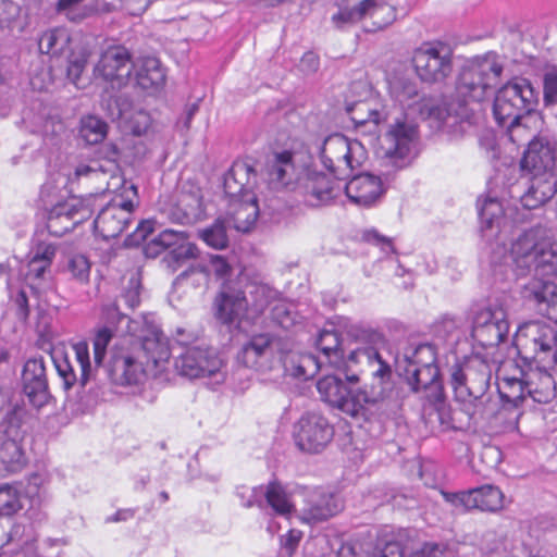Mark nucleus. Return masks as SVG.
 Here are the masks:
<instances>
[{
	"label": "nucleus",
	"instance_id": "obj_1",
	"mask_svg": "<svg viewBox=\"0 0 557 557\" xmlns=\"http://www.w3.org/2000/svg\"><path fill=\"white\" fill-rule=\"evenodd\" d=\"M257 174L246 161H235L224 175V193L230 198L228 214L233 226L239 232H248L259 215V206L252 188Z\"/></svg>",
	"mask_w": 557,
	"mask_h": 557
},
{
	"label": "nucleus",
	"instance_id": "obj_2",
	"mask_svg": "<svg viewBox=\"0 0 557 557\" xmlns=\"http://www.w3.org/2000/svg\"><path fill=\"white\" fill-rule=\"evenodd\" d=\"M349 335L358 346L347 357L345 379L349 383H358L361 375L368 379H393L391 364L383 359L380 349L384 346V336L372 329L352 326Z\"/></svg>",
	"mask_w": 557,
	"mask_h": 557
},
{
	"label": "nucleus",
	"instance_id": "obj_3",
	"mask_svg": "<svg viewBox=\"0 0 557 557\" xmlns=\"http://www.w3.org/2000/svg\"><path fill=\"white\" fill-rule=\"evenodd\" d=\"M513 263L521 271L543 276H557V240L548 236L542 225L523 231L511 244Z\"/></svg>",
	"mask_w": 557,
	"mask_h": 557
},
{
	"label": "nucleus",
	"instance_id": "obj_4",
	"mask_svg": "<svg viewBox=\"0 0 557 557\" xmlns=\"http://www.w3.org/2000/svg\"><path fill=\"white\" fill-rule=\"evenodd\" d=\"M23 409L11 401V393L0 386V469L8 473L21 471L25 455L21 446L23 438Z\"/></svg>",
	"mask_w": 557,
	"mask_h": 557
},
{
	"label": "nucleus",
	"instance_id": "obj_5",
	"mask_svg": "<svg viewBox=\"0 0 557 557\" xmlns=\"http://www.w3.org/2000/svg\"><path fill=\"white\" fill-rule=\"evenodd\" d=\"M537 92L525 78H516L503 86L495 96L493 114L498 123L519 122L534 111Z\"/></svg>",
	"mask_w": 557,
	"mask_h": 557
},
{
	"label": "nucleus",
	"instance_id": "obj_6",
	"mask_svg": "<svg viewBox=\"0 0 557 557\" xmlns=\"http://www.w3.org/2000/svg\"><path fill=\"white\" fill-rule=\"evenodd\" d=\"M320 159L334 177L344 180L362 165L366 151L359 141H351L342 134H333L324 139L320 149Z\"/></svg>",
	"mask_w": 557,
	"mask_h": 557
},
{
	"label": "nucleus",
	"instance_id": "obj_7",
	"mask_svg": "<svg viewBox=\"0 0 557 557\" xmlns=\"http://www.w3.org/2000/svg\"><path fill=\"white\" fill-rule=\"evenodd\" d=\"M503 70L496 54L475 59L461 70L457 92L465 99L479 102L484 99L486 90L498 83Z\"/></svg>",
	"mask_w": 557,
	"mask_h": 557
},
{
	"label": "nucleus",
	"instance_id": "obj_8",
	"mask_svg": "<svg viewBox=\"0 0 557 557\" xmlns=\"http://www.w3.org/2000/svg\"><path fill=\"white\" fill-rule=\"evenodd\" d=\"M290 341L270 333L252 335L237 354V360L247 368L269 371L281 363L284 354L289 350Z\"/></svg>",
	"mask_w": 557,
	"mask_h": 557
},
{
	"label": "nucleus",
	"instance_id": "obj_9",
	"mask_svg": "<svg viewBox=\"0 0 557 557\" xmlns=\"http://www.w3.org/2000/svg\"><path fill=\"white\" fill-rule=\"evenodd\" d=\"M412 64L422 82L441 83L453 71V50L442 41L423 42L414 49Z\"/></svg>",
	"mask_w": 557,
	"mask_h": 557
},
{
	"label": "nucleus",
	"instance_id": "obj_10",
	"mask_svg": "<svg viewBox=\"0 0 557 557\" xmlns=\"http://www.w3.org/2000/svg\"><path fill=\"white\" fill-rule=\"evenodd\" d=\"M168 250L162 261L169 270L175 272L185 262L196 259L198 247L189 240V235L183 231L166 228L160 232L145 247L148 257L154 258Z\"/></svg>",
	"mask_w": 557,
	"mask_h": 557
},
{
	"label": "nucleus",
	"instance_id": "obj_11",
	"mask_svg": "<svg viewBox=\"0 0 557 557\" xmlns=\"http://www.w3.org/2000/svg\"><path fill=\"white\" fill-rule=\"evenodd\" d=\"M125 332L134 338L132 344L140 347L147 358V362H152L154 367H160L169 361L171 350L168 338L158 325L148 320L147 317L128 320Z\"/></svg>",
	"mask_w": 557,
	"mask_h": 557
},
{
	"label": "nucleus",
	"instance_id": "obj_12",
	"mask_svg": "<svg viewBox=\"0 0 557 557\" xmlns=\"http://www.w3.org/2000/svg\"><path fill=\"white\" fill-rule=\"evenodd\" d=\"M518 343L533 351V357L547 367L557 364V331L542 321L523 323L517 332Z\"/></svg>",
	"mask_w": 557,
	"mask_h": 557
},
{
	"label": "nucleus",
	"instance_id": "obj_13",
	"mask_svg": "<svg viewBox=\"0 0 557 557\" xmlns=\"http://www.w3.org/2000/svg\"><path fill=\"white\" fill-rule=\"evenodd\" d=\"M223 360L215 350L208 347H187L175 359V369L182 376L198 379L214 376L216 382L224 380Z\"/></svg>",
	"mask_w": 557,
	"mask_h": 557
},
{
	"label": "nucleus",
	"instance_id": "obj_14",
	"mask_svg": "<svg viewBox=\"0 0 557 557\" xmlns=\"http://www.w3.org/2000/svg\"><path fill=\"white\" fill-rule=\"evenodd\" d=\"M350 92H358L362 99L347 100L346 111L349 113L356 127H368L367 132L376 134L379 124L386 121L387 113L383 104L372 95L371 89L364 82H354Z\"/></svg>",
	"mask_w": 557,
	"mask_h": 557
},
{
	"label": "nucleus",
	"instance_id": "obj_15",
	"mask_svg": "<svg viewBox=\"0 0 557 557\" xmlns=\"http://www.w3.org/2000/svg\"><path fill=\"white\" fill-rule=\"evenodd\" d=\"M364 17L373 20V28L370 30H379L396 20V12L392 5L377 0H362L352 8H341L332 16V23L336 28L342 29L360 22Z\"/></svg>",
	"mask_w": 557,
	"mask_h": 557
},
{
	"label": "nucleus",
	"instance_id": "obj_16",
	"mask_svg": "<svg viewBox=\"0 0 557 557\" xmlns=\"http://www.w3.org/2000/svg\"><path fill=\"white\" fill-rule=\"evenodd\" d=\"M509 332L507 313L502 307H486L478 310L472 319L473 339L482 347H496Z\"/></svg>",
	"mask_w": 557,
	"mask_h": 557
},
{
	"label": "nucleus",
	"instance_id": "obj_17",
	"mask_svg": "<svg viewBox=\"0 0 557 557\" xmlns=\"http://www.w3.org/2000/svg\"><path fill=\"white\" fill-rule=\"evenodd\" d=\"M334 426L320 412L310 411L297 423L296 443L304 451L319 453L333 438Z\"/></svg>",
	"mask_w": 557,
	"mask_h": 557
},
{
	"label": "nucleus",
	"instance_id": "obj_18",
	"mask_svg": "<svg viewBox=\"0 0 557 557\" xmlns=\"http://www.w3.org/2000/svg\"><path fill=\"white\" fill-rule=\"evenodd\" d=\"M490 379L491 371L485 364H481L479 370L470 367L462 369L459 364L450 369V384L459 401L482 399L490 388Z\"/></svg>",
	"mask_w": 557,
	"mask_h": 557
},
{
	"label": "nucleus",
	"instance_id": "obj_19",
	"mask_svg": "<svg viewBox=\"0 0 557 557\" xmlns=\"http://www.w3.org/2000/svg\"><path fill=\"white\" fill-rule=\"evenodd\" d=\"M133 69L129 51L123 46H112L102 52L95 73L109 82L112 88H121L129 81Z\"/></svg>",
	"mask_w": 557,
	"mask_h": 557
},
{
	"label": "nucleus",
	"instance_id": "obj_20",
	"mask_svg": "<svg viewBox=\"0 0 557 557\" xmlns=\"http://www.w3.org/2000/svg\"><path fill=\"white\" fill-rule=\"evenodd\" d=\"M445 499L465 510L495 512L504 507V494L495 485L486 484L459 493H444Z\"/></svg>",
	"mask_w": 557,
	"mask_h": 557
},
{
	"label": "nucleus",
	"instance_id": "obj_21",
	"mask_svg": "<svg viewBox=\"0 0 557 557\" xmlns=\"http://www.w3.org/2000/svg\"><path fill=\"white\" fill-rule=\"evenodd\" d=\"M73 350L74 360H70L66 356L53 360L58 374L63 380L65 391L72 388L76 383L85 387L92 371L87 343L79 342L75 344Z\"/></svg>",
	"mask_w": 557,
	"mask_h": 557
},
{
	"label": "nucleus",
	"instance_id": "obj_22",
	"mask_svg": "<svg viewBox=\"0 0 557 557\" xmlns=\"http://www.w3.org/2000/svg\"><path fill=\"white\" fill-rule=\"evenodd\" d=\"M317 388L321 398L331 406L350 417H361V405L356 398V391L348 389L338 376L329 374L323 376L318 381Z\"/></svg>",
	"mask_w": 557,
	"mask_h": 557
},
{
	"label": "nucleus",
	"instance_id": "obj_23",
	"mask_svg": "<svg viewBox=\"0 0 557 557\" xmlns=\"http://www.w3.org/2000/svg\"><path fill=\"white\" fill-rule=\"evenodd\" d=\"M134 205L131 200L112 201L101 209L95 220V230L108 240L120 236L133 219Z\"/></svg>",
	"mask_w": 557,
	"mask_h": 557
},
{
	"label": "nucleus",
	"instance_id": "obj_24",
	"mask_svg": "<svg viewBox=\"0 0 557 557\" xmlns=\"http://www.w3.org/2000/svg\"><path fill=\"white\" fill-rule=\"evenodd\" d=\"M557 165V143L546 136L533 138L528 144L521 168L529 173L554 172Z\"/></svg>",
	"mask_w": 557,
	"mask_h": 557
},
{
	"label": "nucleus",
	"instance_id": "obj_25",
	"mask_svg": "<svg viewBox=\"0 0 557 557\" xmlns=\"http://www.w3.org/2000/svg\"><path fill=\"white\" fill-rule=\"evenodd\" d=\"M418 138L417 125L408 120L396 121L384 136L383 149L387 158L404 161L416 145Z\"/></svg>",
	"mask_w": 557,
	"mask_h": 557
},
{
	"label": "nucleus",
	"instance_id": "obj_26",
	"mask_svg": "<svg viewBox=\"0 0 557 557\" xmlns=\"http://www.w3.org/2000/svg\"><path fill=\"white\" fill-rule=\"evenodd\" d=\"M521 294L537 313L557 323V284L532 278L523 285Z\"/></svg>",
	"mask_w": 557,
	"mask_h": 557
},
{
	"label": "nucleus",
	"instance_id": "obj_27",
	"mask_svg": "<svg viewBox=\"0 0 557 557\" xmlns=\"http://www.w3.org/2000/svg\"><path fill=\"white\" fill-rule=\"evenodd\" d=\"M22 380L23 391L34 407L41 408L49 401L50 393L42 357H34L26 361Z\"/></svg>",
	"mask_w": 557,
	"mask_h": 557
},
{
	"label": "nucleus",
	"instance_id": "obj_28",
	"mask_svg": "<svg viewBox=\"0 0 557 557\" xmlns=\"http://www.w3.org/2000/svg\"><path fill=\"white\" fill-rule=\"evenodd\" d=\"M299 182L294 153L288 150L275 152L267 165V183L275 191L294 190Z\"/></svg>",
	"mask_w": 557,
	"mask_h": 557
},
{
	"label": "nucleus",
	"instance_id": "obj_29",
	"mask_svg": "<svg viewBox=\"0 0 557 557\" xmlns=\"http://www.w3.org/2000/svg\"><path fill=\"white\" fill-rule=\"evenodd\" d=\"M341 509L342 506L333 494L314 491L308 494L299 518L305 523L317 524L335 516Z\"/></svg>",
	"mask_w": 557,
	"mask_h": 557
},
{
	"label": "nucleus",
	"instance_id": "obj_30",
	"mask_svg": "<svg viewBox=\"0 0 557 557\" xmlns=\"http://www.w3.org/2000/svg\"><path fill=\"white\" fill-rule=\"evenodd\" d=\"M336 185L327 175L309 171L301 180L300 189L308 206L319 207L327 205L336 196Z\"/></svg>",
	"mask_w": 557,
	"mask_h": 557
},
{
	"label": "nucleus",
	"instance_id": "obj_31",
	"mask_svg": "<svg viewBox=\"0 0 557 557\" xmlns=\"http://www.w3.org/2000/svg\"><path fill=\"white\" fill-rule=\"evenodd\" d=\"M349 200L360 207H370L383 195V183L380 176L371 173L354 175L345 185Z\"/></svg>",
	"mask_w": 557,
	"mask_h": 557
},
{
	"label": "nucleus",
	"instance_id": "obj_32",
	"mask_svg": "<svg viewBox=\"0 0 557 557\" xmlns=\"http://www.w3.org/2000/svg\"><path fill=\"white\" fill-rule=\"evenodd\" d=\"M215 317L223 323H233L242 318L249 308L245 292L224 284L214 300Z\"/></svg>",
	"mask_w": 557,
	"mask_h": 557
},
{
	"label": "nucleus",
	"instance_id": "obj_33",
	"mask_svg": "<svg viewBox=\"0 0 557 557\" xmlns=\"http://www.w3.org/2000/svg\"><path fill=\"white\" fill-rule=\"evenodd\" d=\"M102 318L106 322L100 326L94 338V363L95 368L101 367L107 354V347L114 334V326L129 319L120 312L115 302L103 305L101 308Z\"/></svg>",
	"mask_w": 557,
	"mask_h": 557
},
{
	"label": "nucleus",
	"instance_id": "obj_34",
	"mask_svg": "<svg viewBox=\"0 0 557 557\" xmlns=\"http://www.w3.org/2000/svg\"><path fill=\"white\" fill-rule=\"evenodd\" d=\"M530 174L529 186L521 196L522 206L529 210L543 206L557 193V176L554 172Z\"/></svg>",
	"mask_w": 557,
	"mask_h": 557
},
{
	"label": "nucleus",
	"instance_id": "obj_35",
	"mask_svg": "<svg viewBox=\"0 0 557 557\" xmlns=\"http://www.w3.org/2000/svg\"><path fill=\"white\" fill-rule=\"evenodd\" d=\"M108 374L117 385L137 384L144 374L143 362L125 351H114L111 356Z\"/></svg>",
	"mask_w": 557,
	"mask_h": 557
},
{
	"label": "nucleus",
	"instance_id": "obj_36",
	"mask_svg": "<svg viewBox=\"0 0 557 557\" xmlns=\"http://www.w3.org/2000/svg\"><path fill=\"white\" fill-rule=\"evenodd\" d=\"M547 366L529 368L525 372L528 396L534 403L548 404L556 397V382Z\"/></svg>",
	"mask_w": 557,
	"mask_h": 557
},
{
	"label": "nucleus",
	"instance_id": "obj_37",
	"mask_svg": "<svg viewBox=\"0 0 557 557\" xmlns=\"http://www.w3.org/2000/svg\"><path fill=\"white\" fill-rule=\"evenodd\" d=\"M202 211V195L200 189H182L176 203L169 211V218L180 224H189L199 219Z\"/></svg>",
	"mask_w": 557,
	"mask_h": 557
},
{
	"label": "nucleus",
	"instance_id": "obj_38",
	"mask_svg": "<svg viewBox=\"0 0 557 557\" xmlns=\"http://www.w3.org/2000/svg\"><path fill=\"white\" fill-rule=\"evenodd\" d=\"M395 392L393 379H368L362 387L356 391V398L361 405V417L366 416L368 408L377 407L392 398Z\"/></svg>",
	"mask_w": 557,
	"mask_h": 557
},
{
	"label": "nucleus",
	"instance_id": "obj_39",
	"mask_svg": "<svg viewBox=\"0 0 557 557\" xmlns=\"http://www.w3.org/2000/svg\"><path fill=\"white\" fill-rule=\"evenodd\" d=\"M324 362L325 361L321 357H317L312 354L293 352L292 346L289 347V350L284 354V357L281 360L286 372L295 377L304 380L312 379L319 372Z\"/></svg>",
	"mask_w": 557,
	"mask_h": 557
},
{
	"label": "nucleus",
	"instance_id": "obj_40",
	"mask_svg": "<svg viewBox=\"0 0 557 557\" xmlns=\"http://www.w3.org/2000/svg\"><path fill=\"white\" fill-rule=\"evenodd\" d=\"M79 211L76 209L74 203H59L52 208L49 212L47 220L48 232L57 237H61L65 233L72 231L76 224L81 223L84 219L82 214L77 215Z\"/></svg>",
	"mask_w": 557,
	"mask_h": 557
},
{
	"label": "nucleus",
	"instance_id": "obj_41",
	"mask_svg": "<svg viewBox=\"0 0 557 557\" xmlns=\"http://www.w3.org/2000/svg\"><path fill=\"white\" fill-rule=\"evenodd\" d=\"M210 271L214 273L216 280H220L224 284H227L228 278L233 274L232 265L221 256H211L210 258ZM209 270L198 265L191 267L187 271L182 272L175 280V284H182L185 280L194 277V281L200 283H207Z\"/></svg>",
	"mask_w": 557,
	"mask_h": 557
},
{
	"label": "nucleus",
	"instance_id": "obj_42",
	"mask_svg": "<svg viewBox=\"0 0 557 557\" xmlns=\"http://www.w3.org/2000/svg\"><path fill=\"white\" fill-rule=\"evenodd\" d=\"M318 349L322 354V359L335 369L347 368V359L344 358L343 349L341 346V338L334 330H323L319 333L315 341Z\"/></svg>",
	"mask_w": 557,
	"mask_h": 557
},
{
	"label": "nucleus",
	"instance_id": "obj_43",
	"mask_svg": "<svg viewBox=\"0 0 557 557\" xmlns=\"http://www.w3.org/2000/svg\"><path fill=\"white\" fill-rule=\"evenodd\" d=\"M72 36L66 28L55 27L42 33L38 40V48L41 53L61 57L72 50Z\"/></svg>",
	"mask_w": 557,
	"mask_h": 557
},
{
	"label": "nucleus",
	"instance_id": "obj_44",
	"mask_svg": "<svg viewBox=\"0 0 557 557\" xmlns=\"http://www.w3.org/2000/svg\"><path fill=\"white\" fill-rule=\"evenodd\" d=\"M404 376L413 392L428 389L437 392L440 389L438 367L414 368V366H405Z\"/></svg>",
	"mask_w": 557,
	"mask_h": 557
},
{
	"label": "nucleus",
	"instance_id": "obj_45",
	"mask_svg": "<svg viewBox=\"0 0 557 557\" xmlns=\"http://www.w3.org/2000/svg\"><path fill=\"white\" fill-rule=\"evenodd\" d=\"M525 383L523 370H519V376H503L498 383L500 398L513 407H519L529 397Z\"/></svg>",
	"mask_w": 557,
	"mask_h": 557
},
{
	"label": "nucleus",
	"instance_id": "obj_46",
	"mask_svg": "<svg viewBox=\"0 0 557 557\" xmlns=\"http://www.w3.org/2000/svg\"><path fill=\"white\" fill-rule=\"evenodd\" d=\"M481 220V231L487 240L495 238L504 221V211L499 201L487 199L479 211Z\"/></svg>",
	"mask_w": 557,
	"mask_h": 557
},
{
	"label": "nucleus",
	"instance_id": "obj_47",
	"mask_svg": "<svg viewBox=\"0 0 557 557\" xmlns=\"http://www.w3.org/2000/svg\"><path fill=\"white\" fill-rule=\"evenodd\" d=\"M136 82L143 89H157L165 82V73L157 58L141 60L136 71Z\"/></svg>",
	"mask_w": 557,
	"mask_h": 557
},
{
	"label": "nucleus",
	"instance_id": "obj_48",
	"mask_svg": "<svg viewBox=\"0 0 557 557\" xmlns=\"http://www.w3.org/2000/svg\"><path fill=\"white\" fill-rule=\"evenodd\" d=\"M411 113H417L422 119L433 117L438 121H443L445 125L453 127L457 123V116H451L449 113L446 114V110L438 106V103L428 97H422L414 101L412 104H408Z\"/></svg>",
	"mask_w": 557,
	"mask_h": 557
},
{
	"label": "nucleus",
	"instance_id": "obj_49",
	"mask_svg": "<svg viewBox=\"0 0 557 557\" xmlns=\"http://www.w3.org/2000/svg\"><path fill=\"white\" fill-rule=\"evenodd\" d=\"M108 134V124L96 115H86L79 122V136L88 145L102 141Z\"/></svg>",
	"mask_w": 557,
	"mask_h": 557
},
{
	"label": "nucleus",
	"instance_id": "obj_50",
	"mask_svg": "<svg viewBox=\"0 0 557 557\" xmlns=\"http://www.w3.org/2000/svg\"><path fill=\"white\" fill-rule=\"evenodd\" d=\"M198 236L213 249H225L228 245L226 221L216 219L211 225L199 230Z\"/></svg>",
	"mask_w": 557,
	"mask_h": 557
},
{
	"label": "nucleus",
	"instance_id": "obj_51",
	"mask_svg": "<svg viewBox=\"0 0 557 557\" xmlns=\"http://www.w3.org/2000/svg\"><path fill=\"white\" fill-rule=\"evenodd\" d=\"M406 366L414 368H431L436 366V349L432 344H419L405 354Z\"/></svg>",
	"mask_w": 557,
	"mask_h": 557
},
{
	"label": "nucleus",
	"instance_id": "obj_52",
	"mask_svg": "<svg viewBox=\"0 0 557 557\" xmlns=\"http://www.w3.org/2000/svg\"><path fill=\"white\" fill-rule=\"evenodd\" d=\"M249 307L256 313H262L276 297V292L263 283H251L247 286Z\"/></svg>",
	"mask_w": 557,
	"mask_h": 557
},
{
	"label": "nucleus",
	"instance_id": "obj_53",
	"mask_svg": "<svg viewBox=\"0 0 557 557\" xmlns=\"http://www.w3.org/2000/svg\"><path fill=\"white\" fill-rule=\"evenodd\" d=\"M21 493L16 485L0 484V517H12L22 509Z\"/></svg>",
	"mask_w": 557,
	"mask_h": 557
},
{
	"label": "nucleus",
	"instance_id": "obj_54",
	"mask_svg": "<svg viewBox=\"0 0 557 557\" xmlns=\"http://www.w3.org/2000/svg\"><path fill=\"white\" fill-rule=\"evenodd\" d=\"M265 498L275 513L287 516L292 512L294 506L281 484L271 482L267 487Z\"/></svg>",
	"mask_w": 557,
	"mask_h": 557
},
{
	"label": "nucleus",
	"instance_id": "obj_55",
	"mask_svg": "<svg viewBox=\"0 0 557 557\" xmlns=\"http://www.w3.org/2000/svg\"><path fill=\"white\" fill-rule=\"evenodd\" d=\"M87 2L88 0H59L57 9L59 12H64L69 20L78 22L95 10Z\"/></svg>",
	"mask_w": 557,
	"mask_h": 557
},
{
	"label": "nucleus",
	"instance_id": "obj_56",
	"mask_svg": "<svg viewBox=\"0 0 557 557\" xmlns=\"http://www.w3.org/2000/svg\"><path fill=\"white\" fill-rule=\"evenodd\" d=\"M66 55L69 60L67 76L74 84H77L86 67L89 51L86 48H81L77 53L71 50Z\"/></svg>",
	"mask_w": 557,
	"mask_h": 557
},
{
	"label": "nucleus",
	"instance_id": "obj_57",
	"mask_svg": "<svg viewBox=\"0 0 557 557\" xmlns=\"http://www.w3.org/2000/svg\"><path fill=\"white\" fill-rule=\"evenodd\" d=\"M543 100L546 106L557 104V66H547L543 74Z\"/></svg>",
	"mask_w": 557,
	"mask_h": 557
},
{
	"label": "nucleus",
	"instance_id": "obj_58",
	"mask_svg": "<svg viewBox=\"0 0 557 557\" xmlns=\"http://www.w3.org/2000/svg\"><path fill=\"white\" fill-rule=\"evenodd\" d=\"M67 271L72 277L81 283H85L89 278L90 263L88 259L83 255H76L69 259Z\"/></svg>",
	"mask_w": 557,
	"mask_h": 557
},
{
	"label": "nucleus",
	"instance_id": "obj_59",
	"mask_svg": "<svg viewBox=\"0 0 557 557\" xmlns=\"http://www.w3.org/2000/svg\"><path fill=\"white\" fill-rule=\"evenodd\" d=\"M273 322L282 329L288 330L296 324L297 314L287 304H277L271 311Z\"/></svg>",
	"mask_w": 557,
	"mask_h": 557
},
{
	"label": "nucleus",
	"instance_id": "obj_60",
	"mask_svg": "<svg viewBox=\"0 0 557 557\" xmlns=\"http://www.w3.org/2000/svg\"><path fill=\"white\" fill-rule=\"evenodd\" d=\"M100 158L104 161L103 164V174H115L119 170L117 160L120 157V150L116 145L110 143L106 144L99 150Z\"/></svg>",
	"mask_w": 557,
	"mask_h": 557
},
{
	"label": "nucleus",
	"instance_id": "obj_61",
	"mask_svg": "<svg viewBox=\"0 0 557 557\" xmlns=\"http://www.w3.org/2000/svg\"><path fill=\"white\" fill-rule=\"evenodd\" d=\"M20 15V7L10 0H0V29L10 28Z\"/></svg>",
	"mask_w": 557,
	"mask_h": 557
},
{
	"label": "nucleus",
	"instance_id": "obj_62",
	"mask_svg": "<svg viewBox=\"0 0 557 557\" xmlns=\"http://www.w3.org/2000/svg\"><path fill=\"white\" fill-rule=\"evenodd\" d=\"M55 253L57 246L54 244L40 242L34 247L32 258L47 265H51Z\"/></svg>",
	"mask_w": 557,
	"mask_h": 557
},
{
	"label": "nucleus",
	"instance_id": "obj_63",
	"mask_svg": "<svg viewBox=\"0 0 557 557\" xmlns=\"http://www.w3.org/2000/svg\"><path fill=\"white\" fill-rule=\"evenodd\" d=\"M500 126L506 128L509 140L516 145L524 144L530 137L529 131L521 124V121L512 124H502Z\"/></svg>",
	"mask_w": 557,
	"mask_h": 557
},
{
	"label": "nucleus",
	"instance_id": "obj_64",
	"mask_svg": "<svg viewBox=\"0 0 557 557\" xmlns=\"http://www.w3.org/2000/svg\"><path fill=\"white\" fill-rule=\"evenodd\" d=\"M152 232V225L149 221H143L136 230L125 238L126 246H138L146 240L147 236Z\"/></svg>",
	"mask_w": 557,
	"mask_h": 557
}]
</instances>
